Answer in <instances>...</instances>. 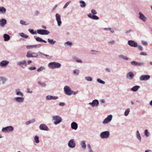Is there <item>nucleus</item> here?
<instances>
[{
  "instance_id": "f257e3e1",
  "label": "nucleus",
  "mask_w": 152,
  "mask_h": 152,
  "mask_svg": "<svg viewBox=\"0 0 152 152\" xmlns=\"http://www.w3.org/2000/svg\"><path fill=\"white\" fill-rule=\"evenodd\" d=\"M48 66L50 68L52 69L59 68L61 67V64L58 62H53L49 63L48 64Z\"/></svg>"
},
{
  "instance_id": "f03ea898",
  "label": "nucleus",
  "mask_w": 152,
  "mask_h": 152,
  "mask_svg": "<svg viewBox=\"0 0 152 152\" xmlns=\"http://www.w3.org/2000/svg\"><path fill=\"white\" fill-rule=\"evenodd\" d=\"M91 13L88 14V16L89 18L94 20H98L99 19V17L95 15L97 13L96 10H91Z\"/></svg>"
},
{
  "instance_id": "7ed1b4c3",
  "label": "nucleus",
  "mask_w": 152,
  "mask_h": 152,
  "mask_svg": "<svg viewBox=\"0 0 152 152\" xmlns=\"http://www.w3.org/2000/svg\"><path fill=\"white\" fill-rule=\"evenodd\" d=\"M53 120L54 121V124L57 125L61 123L62 121V118L60 116L55 115L53 117Z\"/></svg>"
},
{
  "instance_id": "20e7f679",
  "label": "nucleus",
  "mask_w": 152,
  "mask_h": 152,
  "mask_svg": "<svg viewBox=\"0 0 152 152\" xmlns=\"http://www.w3.org/2000/svg\"><path fill=\"white\" fill-rule=\"evenodd\" d=\"M110 135V132L108 131H105L100 133V136L102 139H106L109 137Z\"/></svg>"
},
{
  "instance_id": "39448f33",
  "label": "nucleus",
  "mask_w": 152,
  "mask_h": 152,
  "mask_svg": "<svg viewBox=\"0 0 152 152\" xmlns=\"http://www.w3.org/2000/svg\"><path fill=\"white\" fill-rule=\"evenodd\" d=\"M37 32L38 34L41 35H48L50 33V32L46 29H38Z\"/></svg>"
},
{
  "instance_id": "423d86ee",
  "label": "nucleus",
  "mask_w": 152,
  "mask_h": 152,
  "mask_svg": "<svg viewBox=\"0 0 152 152\" xmlns=\"http://www.w3.org/2000/svg\"><path fill=\"white\" fill-rule=\"evenodd\" d=\"M131 65L133 66H143L145 65V63L143 62H138L135 61H132L130 62Z\"/></svg>"
},
{
  "instance_id": "0eeeda50",
  "label": "nucleus",
  "mask_w": 152,
  "mask_h": 152,
  "mask_svg": "<svg viewBox=\"0 0 152 152\" xmlns=\"http://www.w3.org/2000/svg\"><path fill=\"white\" fill-rule=\"evenodd\" d=\"M65 93L67 95L70 96L72 94V90L68 86H65L64 88Z\"/></svg>"
},
{
  "instance_id": "6e6552de",
  "label": "nucleus",
  "mask_w": 152,
  "mask_h": 152,
  "mask_svg": "<svg viewBox=\"0 0 152 152\" xmlns=\"http://www.w3.org/2000/svg\"><path fill=\"white\" fill-rule=\"evenodd\" d=\"M68 146L71 148H74L76 146V143L74 139L70 140L68 142Z\"/></svg>"
},
{
  "instance_id": "1a4fd4ad",
  "label": "nucleus",
  "mask_w": 152,
  "mask_h": 152,
  "mask_svg": "<svg viewBox=\"0 0 152 152\" xmlns=\"http://www.w3.org/2000/svg\"><path fill=\"white\" fill-rule=\"evenodd\" d=\"M99 104V103L98 100L97 99H94L91 102H90L89 104L92 107H97Z\"/></svg>"
},
{
  "instance_id": "9d476101",
  "label": "nucleus",
  "mask_w": 152,
  "mask_h": 152,
  "mask_svg": "<svg viewBox=\"0 0 152 152\" xmlns=\"http://www.w3.org/2000/svg\"><path fill=\"white\" fill-rule=\"evenodd\" d=\"M113 116L112 115H108L103 121L102 123L106 124L110 122L112 120Z\"/></svg>"
},
{
  "instance_id": "9b49d317",
  "label": "nucleus",
  "mask_w": 152,
  "mask_h": 152,
  "mask_svg": "<svg viewBox=\"0 0 152 152\" xmlns=\"http://www.w3.org/2000/svg\"><path fill=\"white\" fill-rule=\"evenodd\" d=\"M13 128L12 126H8L3 128L2 130L3 132H10L13 130Z\"/></svg>"
},
{
  "instance_id": "f8f14e48",
  "label": "nucleus",
  "mask_w": 152,
  "mask_h": 152,
  "mask_svg": "<svg viewBox=\"0 0 152 152\" xmlns=\"http://www.w3.org/2000/svg\"><path fill=\"white\" fill-rule=\"evenodd\" d=\"M150 78L149 75H142L140 77V79L141 81H146Z\"/></svg>"
},
{
  "instance_id": "ddd939ff",
  "label": "nucleus",
  "mask_w": 152,
  "mask_h": 152,
  "mask_svg": "<svg viewBox=\"0 0 152 152\" xmlns=\"http://www.w3.org/2000/svg\"><path fill=\"white\" fill-rule=\"evenodd\" d=\"M128 43L129 46L132 47H136L137 46V43L133 40H129Z\"/></svg>"
},
{
  "instance_id": "4468645a",
  "label": "nucleus",
  "mask_w": 152,
  "mask_h": 152,
  "mask_svg": "<svg viewBox=\"0 0 152 152\" xmlns=\"http://www.w3.org/2000/svg\"><path fill=\"white\" fill-rule=\"evenodd\" d=\"M56 19L57 22V23L58 26H61L62 22L61 20V16L58 14L56 15Z\"/></svg>"
},
{
  "instance_id": "2eb2a0df",
  "label": "nucleus",
  "mask_w": 152,
  "mask_h": 152,
  "mask_svg": "<svg viewBox=\"0 0 152 152\" xmlns=\"http://www.w3.org/2000/svg\"><path fill=\"white\" fill-rule=\"evenodd\" d=\"M40 130L44 131H48L49 130L48 127L46 125L44 124H42L40 125L39 127Z\"/></svg>"
},
{
  "instance_id": "dca6fc26",
  "label": "nucleus",
  "mask_w": 152,
  "mask_h": 152,
  "mask_svg": "<svg viewBox=\"0 0 152 152\" xmlns=\"http://www.w3.org/2000/svg\"><path fill=\"white\" fill-rule=\"evenodd\" d=\"M134 75L132 72H129L126 75V77L130 80H132L134 78Z\"/></svg>"
},
{
  "instance_id": "f3484780",
  "label": "nucleus",
  "mask_w": 152,
  "mask_h": 152,
  "mask_svg": "<svg viewBox=\"0 0 152 152\" xmlns=\"http://www.w3.org/2000/svg\"><path fill=\"white\" fill-rule=\"evenodd\" d=\"M139 18L140 20H142L144 22H145L147 20V18L141 12H139Z\"/></svg>"
},
{
  "instance_id": "a211bd4d",
  "label": "nucleus",
  "mask_w": 152,
  "mask_h": 152,
  "mask_svg": "<svg viewBox=\"0 0 152 152\" xmlns=\"http://www.w3.org/2000/svg\"><path fill=\"white\" fill-rule=\"evenodd\" d=\"M58 98L57 96H53L52 95H48L46 97V99L47 100H56Z\"/></svg>"
},
{
  "instance_id": "6ab92c4d",
  "label": "nucleus",
  "mask_w": 152,
  "mask_h": 152,
  "mask_svg": "<svg viewBox=\"0 0 152 152\" xmlns=\"http://www.w3.org/2000/svg\"><path fill=\"white\" fill-rule=\"evenodd\" d=\"M77 124L76 122H73L71 123V127L72 129L76 130L77 129Z\"/></svg>"
},
{
  "instance_id": "aec40b11",
  "label": "nucleus",
  "mask_w": 152,
  "mask_h": 152,
  "mask_svg": "<svg viewBox=\"0 0 152 152\" xmlns=\"http://www.w3.org/2000/svg\"><path fill=\"white\" fill-rule=\"evenodd\" d=\"M9 63V62L7 61H3L0 63V66L1 67L6 66Z\"/></svg>"
},
{
  "instance_id": "412c9836",
  "label": "nucleus",
  "mask_w": 152,
  "mask_h": 152,
  "mask_svg": "<svg viewBox=\"0 0 152 152\" xmlns=\"http://www.w3.org/2000/svg\"><path fill=\"white\" fill-rule=\"evenodd\" d=\"M37 53L38 54H40V56H45V57H46L48 59H51L52 58V56H50L49 55L45 54L44 53H42L41 52H38Z\"/></svg>"
},
{
  "instance_id": "4be33fe9",
  "label": "nucleus",
  "mask_w": 152,
  "mask_h": 152,
  "mask_svg": "<svg viewBox=\"0 0 152 152\" xmlns=\"http://www.w3.org/2000/svg\"><path fill=\"white\" fill-rule=\"evenodd\" d=\"M34 38L38 42H44V43H46L47 42L44 40L43 39L41 38H40L39 37H37L36 36H34Z\"/></svg>"
},
{
  "instance_id": "5701e85b",
  "label": "nucleus",
  "mask_w": 152,
  "mask_h": 152,
  "mask_svg": "<svg viewBox=\"0 0 152 152\" xmlns=\"http://www.w3.org/2000/svg\"><path fill=\"white\" fill-rule=\"evenodd\" d=\"M7 23V20L4 19L0 20V26L4 27Z\"/></svg>"
},
{
  "instance_id": "b1692460",
  "label": "nucleus",
  "mask_w": 152,
  "mask_h": 152,
  "mask_svg": "<svg viewBox=\"0 0 152 152\" xmlns=\"http://www.w3.org/2000/svg\"><path fill=\"white\" fill-rule=\"evenodd\" d=\"M118 57L120 59H123L126 61H128L129 60V58L128 57L125 56H124L123 54L120 55Z\"/></svg>"
},
{
  "instance_id": "393cba45",
  "label": "nucleus",
  "mask_w": 152,
  "mask_h": 152,
  "mask_svg": "<svg viewBox=\"0 0 152 152\" xmlns=\"http://www.w3.org/2000/svg\"><path fill=\"white\" fill-rule=\"evenodd\" d=\"M80 6L81 8H84L86 6V3L83 0H80L79 1Z\"/></svg>"
},
{
  "instance_id": "a878e982",
  "label": "nucleus",
  "mask_w": 152,
  "mask_h": 152,
  "mask_svg": "<svg viewBox=\"0 0 152 152\" xmlns=\"http://www.w3.org/2000/svg\"><path fill=\"white\" fill-rule=\"evenodd\" d=\"M140 88V86H135L131 88V90L132 91H136Z\"/></svg>"
},
{
  "instance_id": "bb28decb",
  "label": "nucleus",
  "mask_w": 152,
  "mask_h": 152,
  "mask_svg": "<svg viewBox=\"0 0 152 152\" xmlns=\"http://www.w3.org/2000/svg\"><path fill=\"white\" fill-rule=\"evenodd\" d=\"M48 43L52 45H54L56 42V41L52 39H48Z\"/></svg>"
},
{
  "instance_id": "cd10ccee",
  "label": "nucleus",
  "mask_w": 152,
  "mask_h": 152,
  "mask_svg": "<svg viewBox=\"0 0 152 152\" xmlns=\"http://www.w3.org/2000/svg\"><path fill=\"white\" fill-rule=\"evenodd\" d=\"M136 137L139 141L140 142H141V138L138 131H137L136 132Z\"/></svg>"
},
{
  "instance_id": "c85d7f7f",
  "label": "nucleus",
  "mask_w": 152,
  "mask_h": 152,
  "mask_svg": "<svg viewBox=\"0 0 152 152\" xmlns=\"http://www.w3.org/2000/svg\"><path fill=\"white\" fill-rule=\"evenodd\" d=\"M3 37L5 41H8L10 39V36L7 34H4Z\"/></svg>"
},
{
  "instance_id": "c756f323",
  "label": "nucleus",
  "mask_w": 152,
  "mask_h": 152,
  "mask_svg": "<svg viewBox=\"0 0 152 152\" xmlns=\"http://www.w3.org/2000/svg\"><path fill=\"white\" fill-rule=\"evenodd\" d=\"M28 31L32 34H37V32L36 30H34L33 29L29 28L28 29Z\"/></svg>"
},
{
  "instance_id": "7c9ffc66",
  "label": "nucleus",
  "mask_w": 152,
  "mask_h": 152,
  "mask_svg": "<svg viewBox=\"0 0 152 152\" xmlns=\"http://www.w3.org/2000/svg\"><path fill=\"white\" fill-rule=\"evenodd\" d=\"M32 53L31 51H28L27 53L26 57L28 58H32Z\"/></svg>"
},
{
  "instance_id": "2f4dec72",
  "label": "nucleus",
  "mask_w": 152,
  "mask_h": 152,
  "mask_svg": "<svg viewBox=\"0 0 152 152\" xmlns=\"http://www.w3.org/2000/svg\"><path fill=\"white\" fill-rule=\"evenodd\" d=\"M36 121L35 118L31 120H29L27 121L26 123V124L27 125H28L31 123L34 122Z\"/></svg>"
},
{
  "instance_id": "473e14b6",
  "label": "nucleus",
  "mask_w": 152,
  "mask_h": 152,
  "mask_svg": "<svg viewBox=\"0 0 152 152\" xmlns=\"http://www.w3.org/2000/svg\"><path fill=\"white\" fill-rule=\"evenodd\" d=\"M39 137L37 135H36L34 137V142L37 143H38L39 142Z\"/></svg>"
},
{
  "instance_id": "72a5a7b5",
  "label": "nucleus",
  "mask_w": 152,
  "mask_h": 152,
  "mask_svg": "<svg viewBox=\"0 0 152 152\" xmlns=\"http://www.w3.org/2000/svg\"><path fill=\"white\" fill-rule=\"evenodd\" d=\"M20 36H21L23 38H27L28 37V36L27 35H26L24 33H20Z\"/></svg>"
},
{
  "instance_id": "f704fd0d",
  "label": "nucleus",
  "mask_w": 152,
  "mask_h": 152,
  "mask_svg": "<svg viewBox=\"0 0 152 152\" xmlns=\"http://www.w3.org/2000/svg\"><path fill=\"white\" fill-rule=\"evenodd\" d=\"M81 145L82 147L84 149H86V145L85 144V142L84 141H82L81 142Z\"/></svg>"
},
{
  "instance_id": "c9c22d12",
  "label": "nucleus",
  "mask_w": 152,
  "mask_h": 152,
  "mask_svg": "<svg viewBox=\"0 0 152 152\" xmlns=\"http://www.w3.org/2000/svg\"><path fill=\"white\" fill-rule=\"evenodd\" d=\"M73 59L77 62L81 63L82 62V61L81 60L79 59L76 56L73 57Z\"/></svg>"
},
{
  "instance_id": "e433bc0d",
  "label": "nucleus",
  "mask_w": 152,
  "mask_h": 152,
  "mask_svg": "<svg viewBox=\"0 0 152 152\" xmlns=\"http://www.w3.org/2000/svg\"><path fill=\"white\" fill-rule=\"evenodd\" d=\"M73 74L75 75H78L79 73V71L78 70L75 69L73 71Z\"/></svg>"
},
{
  "instance_id": "4c0bfd02",
  "label": "nucleus",
  "mask_w": 152,
  "mask_h": 152,
  "mask_svg": "<svg viewBox=\"0 0 152 152\" xmlns=\"http://www.w3.org/2000/svg\"><path fill=\"white\" fill-rule=\"evenodd\" d=\"M130 111V109L129 108L127 109L125 111L124 115L125 116H127L129 114Z\"/></svg>"
},
{
  "instance_id": "58836bf2",
  "label": "nucleus",
  "mask_w": 152,
  "mask_h": 152,
  "mask_svg": "<svg viewBox=\"0 0 152 152\" xmlns=\"http://www.w3.org/2000/svg\"><path fill=\"white\" fill-rule=\"evenodd\" d=\"M85 79L89 81H91L93 80L92 78L90 76H86L85 77Z\"/></svg>"
},
{
  "instance_id": "ea45409f",
  "label": "nucleus",
  "mask_w": 152,
  "mask_h": 152,
  "mask_svg": "<svg viewBox=\"0 0 152 152\" xmlns=\"http://www.w3.org/2000/svg\"><path fill=\"white\" fill-rule=\"evenodd\" d=\"M91 53L92 54L94 55H96L98 53H100V52L99 51H96V50H92L91 51Z\"/></svg>"
},
{
  "instance_id": "a19ab883",
  "label": "nucleus",
  "mask_w": 152,
  "mask_h": 152,
  "mask_svg": "<svg viewBox=\"0 0 152 152\" xmlns=\"http://www.w3.org/2000/svg\"><path fill=\"white\" fill-rule=\"evenodd\" d=\"M39 85L41 86L42 87H45L46 85V83L43 82H41L40 81H39L38 82Z\"/></svg>"
},
{
  "instance_id": "79ce46f5",
  "label": "nucleus",
  "mask_w": 152,
  "mask_h": 152,
  "mask_svg": "<svg viewBox=\"0 0 152 152\" xmlns=\"http://www.w3.org/2000/svg\"><path fill=\"white\" fill-rule=\"evenodd\" d=\"M97 81L98 82L102 84H104L105 83V82L104 81L102 80L100 78L97 79Z\"/></svg>"
},
{
  "instance_id": "37998d69",
  "label": "nucleus",
  "mask_w": 152,
  "mask_h": 152,
  "mask_svg": "<svg viewBox=\"0 0 152 152\" xmlns=\"http://www.w3.org/2000/svg\"><path fill=\"white\" fill-rule=\"evenodd\" d=\"M45 69V68L43 66H41L37 70L38 72H40Z\"/></svg>"
},
{
  "instance_id": "c03bdc74",
  "label": "nucleus",
  "mask_w": 152,
  "mask_h": 152,
  "mask_svg": "<svg viewBox=\"0 0 152 152\" xmlns=\"http://www.w3.org/2000/svg\"><path fill=\"white\" fill-rule=\"evenodd\" d=\"M144 135L146 137H148L150 135V133L148 132V130L147 129H145L144 131Z\"/></svg>"
},
{
  "instance_id": "a18cd8bd",
  "label": "nucleus",
  "mask_w": 152,
  "mask_h": 152,
  "mask_svg": "<svg viewBox=\"0 0 152 152\" xmlns=\"http://www.w3.org/2000/svg\"><path fill=\"white\" fill-rule=\"evenodd\" d=\"M20 24L23 25H25L26 26L27 25V24L26 23V22L24 21L23 20H20Z\"/></svg>"
},
{
  "instance_id": "49530a36",
  "label": "nucleus",
  "mask_w": 152,
  "mask_h": 152,
  "mask_svg": "<svg viewBox=\"0 0 152 152\" xmlns=\"http://www.w3.org/2000/svg\"><path fill=\"white\" fill-rule=\"evenodd\" d=\"M65 44H66L68 45L71 46L72 45V43L71 42L68 41L66 42Z\"/></svg>"
},
{
  "instance_id": "de8ad7c7",
  "label": "nucleus",
  "mask_w": 152,
  "mask_h": 152,
  "mask_svg": "<svg viewBox=\"0 0 152 152\" xmlns=\"http://www.w3.org/2000/svg\"><path fill=\"white\" fill-rule=\"evenodd\" d=\"M32 58H37L38 56V55L37 54L34 52H32Z\"/></svg>"
},
{
  "instance_id": "09e8293b",
  "label": "nucleus",
  "mask_w": 152,
  "mask_h": 152,
  "mask_svg": "<svg viewBox=\"0 0 152 152\" xmlns=\"http://www.w3.org/2000/svg\"><path fill=\"white\" fill-rule=\"evenodd\" d=\"M5 81V79L2 77H0V84L4 83V81Z\"/></svg>"
},
{
  "instance_id": "8fccbe9b",
  "label": "nucleus",
  "mask_w": 152,
  "mask_h": 152,
  "mask_svg": "<svg viewBox=\"0 0 152 152\" xmlns=\"http://www.w3.org/2000/svg\"><path fill=\"white\" fill-rule=\"evenodd\" d=\"M26 64V61H22L20 62V65Z\"/></svg>"
},
{
  "instance_id": "3c124183",
  "label": "nucleus",
  "mask_w": 152,
  "mask_h": 152,
  "mask_svg": "<svg viewBox=\"0 0 152 152\" xmlns=\"http://www.w3.org/2000/svg\"><path fill=\"white\" fill-rule=\"evenodd\" d=\"M140 54L141 55H143L145 56H146L147 55V53H146L143 52H140Z\"/></svg>"
},
{
  "instance_id": "603ef678",
  "label": "nucleus",
  "mask_w": 152,
  "mask_h": 152,
  "mask_svg": "<svg viewBox=\"0 0 152 152\" xmlns=\"http://www.w3.org/2000/svg\"><path fill=\"white\" fill-rule=\"evenodd\" d=\"M71 2V1H69L67 2L64 6L63 7L64 9H65L66 8V7L68 6V5Z\"/></svg>"
},
{
  "instance_id": "864d4df0",
  "label": "nucleus",
  "mask_w": 152,
  "mask_h": 152,
  "mask_svg": "<svg viewBox=\"0 0 152 152\" xmlns=\"http://www.w3.org/2000/svg\"><path fill=\"white\" fill-rule=\"evenodd\" d=\"M36 68L35 66H31L28 68V69L30 70H33L36 69Z\"/></svg>"
},
{
  "instance_id": "5fc2aeb1",
  "label": "nucleus",
  "mask_w": 152,
  "mask_h": 152,
  "mask_svg": "<svg viewBox=\"0 0 152 152\" xmlns=\"http://www.w3.org/2000/svg\"><path fill=\"white\" fill-rule=\"evenodd\" d=\"M137 48H138L139 50H140V51H142L143 50V48H142V46L140 45H137Z\"/></svg>"
},
{
  "instance_id": "6e6d98bb",
  "label": "nucleus",
  "mask_w": 152,
  "mask_h": 152,
  "mask_svg": "<svg viewBox=\"0 0 152 152\" xmlns=\"http://www.w3.org/2000/svg\"><path fill=\"white\" fill-rule=\"evenodd\" d=\"M142 43L144 45H148V43L147 42L142 41H141Z\"/></svg>"
},
{
  "instance_id": "4d7b16f0",
  "label": "nucleus",
  "mask_w": 152,
  "mask_h": 152,
  "mask_svg": "<svg viewBox=\"0 0 152 152\" xmlns=\"http://www.w3.org/2000/svg\"><path fill=\"white\" fill-rule=\"evenodd\" d=\"M27 92L28 93L31 94L33 92L32 91L30 90V89L29 88H27Z\"/></svg>"
},
{
  "instance_id": "13d9d810",
  "label": "nucleus",
  "mask_w": 152,
  "mask_h": 152,
  "mask_svg": "<svg viewBox=\"0 0 152 152\" xmlns=\"http://www.w3.org/2000/svg\"><path fill=\"white\" fill-rule=\"evenodd\" d=\"M24 99L23 98L20 97V102H24Z\"/></svg>"
},
{
  "instance_id": "bf43d9fd",
  "label": "nucleus",
  "mask_w": 152,
  "mask_h": 152,
  "mask_svg": "<svg viewBox=\"0 0 152 152\" xmlns=\"http://www.w3.org/2000/svg\"><path fill=\"white\" fill-rule=\"evenodd\" d=\"M115 41L114 40H112V41H109V43L110 44L112 45V44H114L115 43Z\"/></svg>"
},
{
  "instance_id": "052dcab7",
  "label": "nucleus",
  "mask_w": 152,
  "mask_h": 152,
  "mask_svg": "<svg viewBox=\"0 0 152 152\" xmlns=\"http://www.w3.org/2000/svg\"><path fill=\"white\" fill-rule=\"evenodd\" d=\"M26 48L28 49H29L31 48H33L32 45H27L26 46Z\"/></svg>"
},
{
  "instance_id": "680f3d73",
  "label": "nucleus",
  "mask_w": 152,
  "mask_h": 152,
  "mask_svg": "<svg viewBox=\"0 0 152 152\" xmlns=\"http://www.w3.org/2000/svg\"><path fill=\"white\" fill-rule=\"evenodd\" d=\"M59 105L60 106H64L65 105V104L64 102H61L59 103Z\"/></svg>"
},
{
  "instance_id": "e2e57ef3",
  "label": "nucleus",
  "mask_w": 152,
  "mask_h": 152,
  "mask_svg": "<svg viewBox=\"0 0 152 152\" xmlns=\"http://www.w3.org/2000/svg\"><path fill=\"white\" fill-rule=\"evenodd\" d=\"M132 31V29H130V30H127L126 31L125 33L128 34Z\"/></svg>"
},
{
  "instance_id": "0e129e2a",
  "label": "nucleus",
  "mask_w": 152,
  "mask_h": 152,
  "mask_svg": "<svg viewBox=\"0 0 152 152\" xmlns=\"http://www.w3.org/2000/svg\"><path fill=\"white\" fill-rule=\"evenodd\" d=\"M99 101L101 103H104L105 102L104 100L103 99L100 100Z\"/></svg>"
},
{
  "instance_id": "69168bd1",
  "label": "nucleus",
  "mask_w": 152,
  "mask_h": 152,
  "mask_svg": "<svg viewBox=\"0 0 152 152\" xmlns=\"http://www.w3.org/2000/svg\"><path fill=\"white\" fill-rule=\"evenodd\" d=\"M77 91H72V94H73L74 95H75L77 93Z\"/></svg>"
},
{
  "instance_id": "338daca9",
  "label": "nucleus",
  "mask_w": 152,
  "mask_h": 152,
  "mask_svg": "<svg viewBox=\"0 0 152 152\" xmlns=\"http://www.w3.org/2000/svg\"><path fill=\"white\" fill-rule=\"evenodd\" d=\"M110 31L112 33H113L114 32V30L113 28H110Z\"/></svg>"
},
{
  "instance_id": "774afa93",
  "label": "nucleus",
  "mask_w": 152,
  "mask_h": 152,
  "mask_svg": "<svg viewBox=\"0 0 152 152\" xmlns=\"http://www.w3.org/2000/svg\"><path fill=\"white\" fill-rule=\"evenodd\" d=\"M39 13V12L38 11H36L35 12V15L36 16L37 15H38Z\"/></svg>"
}]
</instances>
